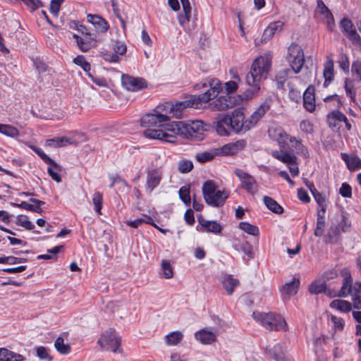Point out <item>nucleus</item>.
<instances>
[{
	"label": "nucleus",
	"mask_w": 361,
	"mask_h": 361,
	"mask_svg": "<svg viewBox=\"0 0 361 361\" xmlns=\"http://www.w3.org/2000/svg\"><path fill=\"white\" fill-rule=\"evenodd\" d=\"M228 122H231V120L226 115H219L216 120L213 121V125L218 135L227 136L232 133L229 128Z\"/></svg>",
	"instance_id": "17"
},
{
	"label": "nucleus",
	"mask_w": 361,
	"mask_h": 361,
	"mask_svg": "<svg viewBox=\"0 0 361 361\" xmlns=\"http://www.w3.org/2000/svg\"><path fill=\"white\" fill-rule=\"evenodd\" d=\"M327 119L329 123V126L336 127L337 124L332 123V120L343 121L346 120V116L341 111L336 110L333 111L330 114L328 115Z\"/></svg>",
	"instance_id": "47"
},
{
	"label": "nucleus",
	"mask_w": 361,
	"mask_h": 361,
	"mask_svg": "<svg viewBox=\"0 0 361 361\" xmlns=\"http://www.w3.org/2000/svg\"><path fill=\"white\" fill-rule=\"evenodd\" d=\"M352 72L357 76V81H361V61L356 60L353 62L352 64Z\"/></svg>",
	"instance_id": "58"
},
{
	"label": "nucleus",
	"mask_w": 361,
	"mask_h": 361,
	"mask_svg": "<svg viewBox=\"0 0 361 361\" xmlns=\"http://www.w3.org/2000/svg\"><path fill=\"white\" fill-rule=\"evenodd\" d=\"M122 85L128 91L136 92L147 87V81L142 78H135L123 74L121 77Z\"/></svg>",
	"instance_id": "11"
},
{
	"label": "nucleus",
	"mask_w": 361,
	"mask_h": 361,
	"mask_svg": "<svg viewBox=\"0 0 361 361\" xmlns=\"http://www.w3.org/2000/svg\"><path fill=\"white\" fill-rule=\"evenodd\" d=\"M196 87L198 89L209 87V89L202 94L192 95L188 99L177 102L176 104L166 102L158 106L154 110V114H147L141 118V126L161 127L171 117L180 118L183 111L188 107L197 109L203 108L209 101L217 97L221 90V83L216 78H209L205 82L197 84Z\"/></svg>",
	"instance_id": "1"
},
{
	"label": "nucleus",
	"mask_w": 361,
	"mask_h": 361,
	"mask_svg": "<svg viewBox=\"0 0 361 361\" xmlns=\"http://www.w3.org/2000/svg\"><path fill=\"white\" fill-rule=\"evenodd\" d=\"M339 226H341L343 232L345 233V232H347L349 231V229L351 226V222L348 219V218L345 214H342V219L339 224Z\"/></svg>",
	"instance_id": "63"
},
{
	"label": "nucleus",
	"mask_w": 361,
	"mask_h": 361,
	"mask_svg": "<svg viewBox=\"0 0 361 361\" xmlns=\"http://www.w3.org/2000/svg\"><path fill=\"white\" fill-rule=\"evenodd\" d=\"M73 37L75 39L78 47L82 52H87L91 49L96 47L99 43L96 35L94 34L84 36L73 34Z\"/></svg>",
	"instance_id": "13"
},
{
	"label": "nucleus",
	"mask_w": 361,
	"mask_h": 361,
	"mask_svg": "<svg viewBox=\"0 0 361 361\" xmlns=\"http://www.w3.org/2000/svg\"><path fill=\"white\" fill-rule=\"evenodd\" d=\"M340 27L343 33L353 42L361 46V37L357 32L355 27L348 18H343L340 22Z\"/></svg>",
	"instance_id": "12"
},
{
	"label": "nucleus",
	"mask_w": 361,
	"mask_h": 361,
	"mask_svg": "<svg viewBox=\"0 0 361 361\" xmlns=\"http://www.w3.org/2000/svg\"><path fill=\"white\" fill-rule=\"evenodd\" d=\"M254 319L269 331H286L288 326L284 318L274 312H253Z\"/></svg>",
	"instance_id": "4"
},
{
	"label": "nucleus",
	"mask_w": 361,
	"mask_h": 361,
	"mask_svg": "<svg viewBox=\"0 0 361 361\" xmlns=\"http://www.w3.org/2000/svg\"><path fill=\"white\" fill-rule=\"evenodd\" d=\"M269 134L271 137L276 140L279 143H285L291 137L281 127L271 128L269 130Z\"/></svg>",
	"instance_id": "24"
},
{
	"label": "nucleus",
	"mask_w": 361,
	"mask_h": 361,
	"mask_svg": "<svg viewBox=\"0 0 361 361\" xmlns=\"http://www.w3.org/2000/svg\"><path fill=\"white\" fill-rule=\"evenodd\" d=\"M144 135L150 139L159 140L169 143H176L177 137L161 129H147L143 132Z\"/></svg>",
	"instance_id": "14"
},
{
	"label": "nucleus",
	"mask_w": 361,
	"mask_h": 361,
	"mask_svg": "<svg viewBox=\"0 0 361 361\" xmlns=\"http://www.w3.org/2000/svg\"><path fill=\"white\" fill-rule=\"evenodd\" d=\"M291 71L289 68H283L277 72L276 75V81L278 88H282Z\"/></svg>",
	"instance_id": "41"
},
{
	"label": "nucleus",
	"mask_w": 361,
	"mask_h": 361,
	"mask_svg": "<svg viewBox=\"0 0 361 361\" xmlns=\"http://www.w3.org/2000/svg\"><path fill=\"white\" fill-rule=\"evenodd\" d=\"M315 201L317 202L319 206L321 207V212L323 214L325 213L326 209V197L319 191H316V192H313L312 194Z\"/></svg>",
	"instance_id": "52"
},
{
	"label": "nucleus",
	"mask_w": 361,
	"mask_h": 361,
	"mask_svg": "<svg viewBox=\"0 0 361 361\" xmlns=\"http://www.w3.org/2000/svg\"><path fill=\"white\" fill-rule=\"evenodd\" d=\"M183 338V334L179 331H173L164 337L167 345H176L180 343Z\"/></svg>",
	"instance_id": "35"
},
{
	"label": "nucleus",
	"mask_w": 361,
	"mask_h": 361,
	"mask_svg": "<svg viewBox=\"0 0 361 361\" xmlns=\"http://www.w3.org/2000/svg\"><path fill=\"white\" fill-rule=\"evenodd\" d=\"M87 19L98 32L105 33L109 28V25L106 20L99 15L88 14L87 16Z\"/></svg>",
	"instance_id": "18"
},
{
	"label": "nucleus",
	"mask_w": 361,
	"mask_h": 361,
	"mask_svg": "<svg viewBox=\"0 0 361 361\" xmlns=\"http://www.w3.org/2000/svg\"><path fill=\"white\" fill-rule=\"evenodd\" d=\"M32 11H35L43 6V4L40 0H21Z\"/></svg>",
	"instance_id": "60"
},
{
	"label": "nucleus",
	"mask_w": 361,
	"mask_h": 361,
	"mask_svg": "<svg viewBox=\"0 0 361 361\" xmlns=\"http://www.w3.org/2000/svg\"><path fill=\"white\" fill-rule=\"evenodd\" d=\"M345 90L346 92V94L350 97L352 100H355V91L353 90V85L352 84V82H350V84H349V80L348 78H345Z\"/></svg>",
	"instance_id": "59"
},
{
	"label": "nucleus",
	"mask_w": 361,
	"mask_h": 361,
	"mask_svg": "<svg viewBox=\"0 0 361 361\" xmlns=\"http://www.w3.org/2000/svg\"><path fill=\"white\" fill-rule=\"evenodd\" d=\"M330 307L343 312H349L352 309V305L350 302L342 300H334L330 303Z\"/></svg>",
	"instance_id": "38"
},
{
	"label": "nucleus",
	"mask_w": 361,
	"mask_h": 361,
	"mask_svg": "<svg viewBox=\"0 0 361 361\" xmlns=\"http://www.w3.org/2000/svg\"><path fill=\"white\" fill-rule=\"evenodd\" d=\"M195 338L203 344H210L216 340L214 333L206 329H202L195 333Z\"/></svg>",
	"instance_id": "26"
},
{
	"label": "nucleus",
	"mask_w": 361,
	"mask_h": 361,
	"mask_svg": "<svg viewBox=\"0 0 361 361\" xmlns=\"http://www.w3.org/2000/svg\"><path fill=\"white\" fill-rule=\"evenodd\" d=\"M162 178V171L159 169H152L147 173V188L149 191H152L157 188Z\"/></svg>",
	"instance_id": "19"
},
{
	"label": "nucleus",
	"mask_w": 361,
	"mask_h": 361,
	"mask_svg": "<svg viewBox=\"0 0 361 361\" xmlns=\"http://www.w3.org/2000/svg\"><path fill=\"white\" fill-rule=\"evenodd\" d=\"M303 106L312 112L315 109L314 94L313 88L308 87L303 94Z\"/></svg>",
	"instance_id": "27"
},
{
	"label": "nucleus",
	"mask_w": 361,
	"mask_h": 361,
	"mask_svg": "<svg viewBox=\"0 0 361 361\" xmlns=\"http://www.w3.org/2000/svg\"><path fill=\"white\" fill-rule=\"evenodd\" d=\"M323 75L324 78V86L326 87L332 82L334 77V61L331 58L329 59L325 65Z\"/></svg>",
	"instance_id": "29"
},
{
	"label": "nucleus",
	"mask_w": 361,
	"mask_h": 361,
	"mask_svg": "<svg viewBox=\"0 0 361 361\" xmlns=\"http://www.w3.org/2000/svg\"><path fill=\"white\" fill-rule=\"evenodd\" d=\"M350 295L353 302V307L361 310V283H355L353 284Z\"/></svg>",
	"instance_id": "28"
},
{
	"label": "nucleus",
	"mask_w": 361,
	"mask_h": 361,
	"mask_svg": "<svg viewBox=\"0 0 361 361\" xmlns=\"http://www.w3.org/2000/svg\"><path fill=\"white\" fill-rule=\"evenodd\" d=\"M339 67L345 73H348L350 67V61L348 56L343 51L340 52L339 59L338 61Z\"/></svg>",
	"instance_id": "51"
},
{
	"label": "nucleus",
	"mask_w": 361,
	"mask_h": 361,
	"mask_svg": "<svg viewBox=\"0 0 361 361\" xmlns=\"http://www.w3.org/2000/svg\"><path fill=\"white\" fill-rule=\"evenodd\" d=\"M235 104V102L228 94L221 96L211 104L212 109L217 111H225L227 109L232 108Z\"/></svg>",
	"instance_id": "21"
},
{
	"label": "nucleus",
	"mask_w": 361,
	"mask_h": 361,
	"mask_svg": "<svg viewBox=\"0 0 361 361\" xmlns=\"http://www.w3.org/2000/svg\"><path fill=\"white\" fill-rule=\"evenodd\" d=\"M204 128V123L201 121H193L190 123L183 121H173L165 125V130L187 139L196 138L198 133L203 130Z\"/></svg>",
	"instance_id": "3"
},
{
	"label": "nucleus",
	"mask_w": 361,
	"mask_h": 361,
	"mask_svg": "<svg viewBox=\"0 0 361 361\" xmlns=\"http://www.w3.org/2000/svg\"><path fill=\"white\" fill-rule=\"evenodd\" d=\"M98 344L102 349L111 351L114 353H122L121 339L115 330L110 329L105 331L98 341Z\"/></svg>",
	"instance_id": "6"
},
{
	"label": "nucleus",
	"mask_w": 361,
	"mask_h": 361,
	"mask_svg": "<svg viewBox=\"0 0 361 361\" xmlns=\"http://www.w3.org/2000/svg\"><path fill=\"white\" fill-rule=\"evenodd\" d=\"M193 169V164L190 160H181L178 163V171L182 173H187Z\"/></svg>",
	"instance_id": "54"
},
{
	"label": "nucleus",
	"mask_w": 361,
	"mask_h": 361,
	"mask_svg": "<svg viewBox=\"0 0 361 361\" xmlns=\"http://www.w3.org/2000/svg\"><path fill=\"white\" fill-rule=\"evenodd\" d=\"M271 58L269 55H263L257 58L246 75L245 82L252 87V93H257L260 90L259 83L265 79L270 70Z\"/></svg>",
	"instance_id": "2"
},
{
	"label": "nucleus",
	"mask_w": 361,
	"mask_h": 361,
	"mask_svg": "<svg viewBox=\"0 0 361 361\" xmlns=\"http://www.w3.org/2000/svg\"><path fill=\"white\" fill-rule=\"evenodd\" d=\"M325 281H315L310 286L309 291L312 294H319L326 291Z\"/></svg>",
	"instance_id": "44"
},
{
	"label": "nucleus",
	"mask_w": 361,
	"mask_h": 361,
	"mask_svg": "<svg viewBox=\"0 0 361 361\" xmlns=\"http://www.w3.org/2000/svg\"><path fill=\"white\" fill-rule=\"evenodd\" d=\"M92 202L94 205V210L97 213L101 214V210L103 204V196L99 192H95L93 194Z\"/></svg>",
	"instance_id": "50"
},
{
	"label": "nucleus",
	"mask_w": 361,
	"mask_h": 361,
	"mask_svg": "<svg viewBox=\"0 0 361 361\" xmlns=\"http://www.w3.org/2000/svg\"><path fill=\"white\" fill-rule=\"evenodd\" d=\"M287 59L292 71L295 73H300L305 63L304 52L301 47L292 43L288 49Z\"/></svg>",
	"instance_id": "7"
},
{
	"label": "nucleus",
	"mask_w": 361,
	"mask_h": 361,
	"mask_svg": "<svg viewBox=\"0 0 361 361\" xmlns=\"http://www.w3.org/2000/svg\"><path fill=\"white\" fill-rule=\"evenodd\" d=\"M73 62L81 66V68L85 71L88 72L90 71V64L86 61L85 57L82 55H79L77 57L74 58Z\"/></svg>",
	"instance_id": "56"
},
{
	"label": "nucleus",
	"mask_w": 361,
	"mask_h": 361,
	"mask_svg": "<svg viewBox=\"0 0 361 361\" xmlns=\"http://www.w3.org/2000/svg\"><path fill=\"white\" fill-rule=\"evenodd\" d=\"M46 144L47 146L51 147H62L68 144L71 145L73 142L71 139L67 137H56L47 140Z\"/></svg>",
	"instance_id": "34"
},
{
	"label": "nucleus",
	"mask_w": 361,
	"mask_h": 361,
	"mask_svg": "<svg viewBox=\"0 0 361 361\" xmlns=\"http://www.w3.org/2000/svg\"><path fill=\"white\" fill-rule=\"evenodd\" d=\"M347 166L350 171H355L361 169V159L357 157H350L347 161Z\"/></svg>",
	"instance_id": "55"
},
{
	"label": "nucleus",
	"mask_w": 361,
	"mask_h": 361,
	"mask_svg": "<svg viewBox=\"0 0 361 361\" xmlns=\"http://www.w3.org/2000/svg\"><path fill=\"white\" fill-rule=\"evenodd\" d=\"M33 150L46 164L53 166L56 171H62V166L47 155L42 149L35 147Z\"/></svg>",
	"instance_id": "37"
},
{
	"label": "nucleus",
	"mask_w": 361,
	"mask_h": 361,
	"mask_svg": "<svg viewBox=\"0 0 361 361\" xmlns=\"http://www.w3.org/2000/svg\"><path fill=\"white\" fill-rule=\"evenodd\" d=\"M70 27L71 28H73V29H75L77 30L78 32H80L83 36L84 35H90L91 34L89 31H88V29L85 26V25H80L78 23L75 22V21H73L70 23Z\"/></svg>",
	"instance_id": "61"
},
{
	"label": "nucleus",
	"mask_w": 361,
	"mask_h": 361,
	"mask_svg": "<svg viewBox=\"0 0 361 361\" xmlns=\"http://www.w3.org/2000/svg\"><path fill=\"white\" fill-rule=\"evenodd\" d=\"M161 270L163 271L164 277L166 279H171L173 276V271L169 261L163 259L161 262Z\"/></svg>",
	"instance_id": "53"
},
{
	"label": "nucleus",
	"mask_w": 361,
	"mask_h": 361,
	"mask_svg": "<svg viewBox=\"0 0 361 361\" xmlns=\"http://www.w3.org/2000/svg\"><path fill=\"white\" fill-rule=\"evenodd\" d=\"M180 199L184 202V204L189 207L191 203V198L190 195V186L184 185L182 186L178 191Z\"/></svg>",
	"instance_id": "48"
},
{
	"label": "nucleus",
	"mask_w": 361,
	"mask_h": 361,
	"mask_svg": "<svg viewBox=\"0 0 361 361\" xmlns=\"http://www.w3.org/2000/svg\"><path fill=\"white\" fill-rule=\"evenodd\" d=\"M202 194L207 204L212 207H221L229 196L226 190H216V186L212 180L204 182L202 186Z\"/></svg>",
	"instance_id": "5"
},
{
	"label": "nucleus",
	"mask_w": 361,
	"mask_h": 361,
	"mask_svg": "<svg viewBox=\"0 0 361 361\" xmlns=\"http://www.w3.org/2000/svg\"><path fill=\"white\" fill-rule=\"evenodd\" d=\"M198 222L200 228L197 227V230L201 232L212 233L214 234H219L221 233L223 227L216 221H208L202 216L198 218Z\"/></svg>",
	"instance_id": "16"
},
{
	"label": "nucleus",
	"mask_w": 361,
	"mask_h": 361,
	"mask_svg": "<svg viewBox=\"0 0 361 361\" xmlns=\"http://www.w3.org/2000/svg\"><path fill=\"white\" fill-rule=\"evenodd\" d=\"M268 355L276 361H286V349L281 344H276L273 347L269 345L267 348Z\"/></svg>",
	"instance_id": "23"
},
{
	"label": "nucleus",
	"mask_w": 361,
	"mask_h": 361,
	"mask_svg": "<svg viewBox=\"0 0 361 361\" xmlns=\"http://www.w3.org/2000/svg\"><path fill=\"white\" fill-rule=\"evenodd\" d=\"M54 347L58 352L63 355L68 354L71 350V345L68 343H64V340L62 337L56 338Z\"/></svg>",
	"instance_id": "42"
},
{
	"label": "nucleus",
	"mask_w": 361,
	"mask_h": 361,
	"mask_svg": "<svg viewBox=\"0 0 361 361\" xmlns=\"http://www.w3.org/2000/svg\"><path fill=\"white\" fill-rule=\"evenodd\" d=\"M269 109V105L264 102L262 104L258 109L252 113L249 119H247V129H250L254 127L259 120L264 115V114Z\"/></svg>",
	"instance_id": "22"
},
{
	"label": "nucleus",
	"mask_w": 361,
	"mask_h": 361,
	"mask_svg": "<svg viewBox=\"0 0 361 361\" xmlns=\"http://www.w3.org/2000/svg\"><path fill=\"white\" fill-rule=\"evenodd\" d=\"M352 279L350 275L346 276L343 282L342 287L338 293V297L345 298L350 294V290L353 288Z\"/></svg>",
	"instance_id": "40"
},
{
	"label": "nucleus",
	"mask_w": 361,
	"mask_h": 361,
	"mask_svg": "<svg viewBox=\"0 0 361 361\" xmlns=\"http://www.w3.org/2000/svg\"><path fill=\"white\" fill-rule=\"evenodd\" d=\"M30 201L35 204V205L32 204V209L30 211L41 214L42 209L40 207L44 204V202L35 198H30Z\"/></svg>",
	"instance_id": "62"
},
{
	"label": "nucleus",
	"mask_w": 361,
	"mask_h": 361,
	"mask_svg": "<svg viewBox=\"0 0 361 361\" xmlns=\"http://www.w3.org/2000/svg\"><path fill=\"white\" fill-rule=\"evenodd\" d=\"M300 286V281L298 279L293 278V280L286 283L281 289L283 295H286L288 297L293 295L297 293Z\"/></svg>",
	"instance_id": "30"
},
{
	"label": "nucleus",
	"mask_w": 361,
	"mask_h": 361,
	"mask_svg": "<svg viewBox=\"0 0 361 361\" xmlns=\"http://www.w3.org/2000/svg\"><path fill=\"white\" fill-rule=\"evenodd\" d=\"M183 10V14L178 16V21L180 26L183 27L185 32L190 33L196 27L194 20L191 21V6L189 0L181 1Z\"/></svg>",
	"instance_id": "10"
},
{
	"label": "nucleus",
	"mask_w": 361,
	"mask_h": 361,
	"mask_svg": "<svg viewBox=\"0 0 361 361\" xmlns=\"http://www.w3.org/2000/svg\"><path fill=\"white\" fill-rule=\"evenodd\" d=\"M222 284L228 295L233 294L234 289L239 285V281L231 275L226 276L222 281Z\"/></svg>",
	"instance_id": "33"
},
{
	"label": "nucleus",
	"mask_w": 361,
	"mask_h": 361,
	"mask_svg": "<svg viewBox=\"0 0 361 361\" xmlns=\"http://www.w3.org/2000/svg\"><path fill=\"white\" fill-rule=\"evenodd\" d=\"M271 154L273 157L281 161L283 163L288 164H296L297 157L295 155L291 154L287 152H283L281 153L278 151H274Z\"/></svg>",
	"instance_id": "31"
},
{
	"label": "nucleus",
	"mask_w": 361,
	"mask_h": 361,
	"mask_svg": "<svg viewBox=\"0 0 361 361\" xmlns=\"http://www.w3.org/2000/svg\"><path fill=\"white\" fill-rule=\"evenodd\" d=\"M23 355L16 353L5 348H0V361H24Z\"/></svg>",
	"instance_id": "25"
},
{
	"label": "nucleus",
	"mask_w": 361,
	"mask_h": 361,
	"mask_svg": "<svg viewBox=\"0 0 361 361\" xmlns=\"http://www.w3.org/2000/svg\"><path fill=\"white\" fill-rule=\"evenodd\" d=\"M240 249L243 252L247 255L250 259H252L254 257L252 246L248 242L241 243Z\"/></svg>",
	"instance_id": "57"
},
{
	"label": "nucleus",
	"mask_w": 361,
	"mask_h": 361,
	"mask_svg": "<svg viewBox=\"0 0 361 361\" xmlns=\"http://www.w3.org/2000/svg\"><path fill=\"white\" fill-rule=\"evenodd\" d=\"M226 116L231 120L228 124L231 133H239L249 130L246 128L247 123V120H244L245 116L243 109H236L232 112L231 115L226 114Z\"/></svg>",
	"instance_id": "8"
},
{
	"label": "nucleus",
	"mask_w": 361,
	"mask_h": 361,
	"mask_svg": "<svg viewBox=\"0 0 361 361\" xmlns=\"http://www.w3.org/2000/svg\"><path fill=\"white\" fill-rule=\"evenodd\" d=\"M219 156L217 148L212 149L208 151L198 153L195 155V159L200 163H205Z\"/></svg>",
	"instance_id": "32"
},
{
	"label": "nucleus",
	"mask_w": 361,
	"mask_h": 361,
	"mask_svg": "<svg viewBox=\"0 0 361 361\" xmlns=\"http://www.w3.org/2000/svg\"><path fill=\"white\" fill-rule=\"evenodd\" d=\"M234 173L240 179L242 188L244 190L252 195L257 193L258 186L253 176L240 169H236Z\"/></svg>",
	"instance_id": "9"
},
{
	"label": "nucleus",
	"mask_w": 361,
	"mask_h": 361,
	"mask_svg": "<svg viewBox=\"0 0 361 361\" xmlns=\"http://www.w3.org/2000/svg\"><path fill=\"white\" fill-rule=\"evenodd\" d=\"M324 228L325 221L324 214L323 213L321 214V212H318L317 225L314 232V235L317 237H321L324 233Z\"/></svg>",
	"instance_id": "43"
},
{
	"label": "nucleus",
	"mask_w": 361,
	"mask_h": 361,
	"mask_svg": "<svg viewBox=\"0 0 361 361\" xmlns=\"http://www.w3.org/2000/svg\"><path fill=\"white\" fill-rule=\"evenodd\" d=\"M263 200L266 207L272 212L277 214L283 213V207L280 204H279L277 202L274 200L273 198L268 196H264Z\"/></svg>",
	"instance_id": "36"
},
{
	"label": "nucleus",
	"mask_w": 361,
	"mask_h": 361,
	"mask_svg": "<svg viewBox=\"0 0 361 361\" xmlns=\"http://www.w3.org/2000/svg\"><path fill=\"white\" fill-rule=\"evenodd\" d=\"M239 228L242 231H243L244 232H245L250 235H252L254 236L259 235V228L256 226L252 225L248 222H245V221L240 222L239 224Z\"/></svg>",
	"instance_id": "46"
},
{
	"label": "nucleus",
	"mask_w": 361,
	"mask_h": 361,
	"mask_svg": "<svg viewBox=\"0 0 361 361\" xmlns=\"http://www.w3.org/2000/svg\"><path fill=\"white\" fill-rule=\"evenodd\" d=\"M339 193L344 197H350L352 196L351 187L346 183H343L339 189Z\"/></svg>",
	"instance_id": "64"
},
{
	"label": "nucleus",
	"mask_w": 361,
	"mask_h": 361,
	"mask_svg": "<svg viewBox=\"0 0 361 361\" xmlns=\"http://www.w3.org/2000/svg\"><path fill=\"white\" fill-rule=\"evenodd\" d=\"M290 142L292 143V147H294L298 153L301 154L305 158L309 157V153L307 148L302 144L300 140H298L295 137H290Z\"/></svg>",
	"instance_id": "45"
},
{
	"label": "nucleus",
	"mask_w": 361,
	"mask_h": 361,
	"mask_svg": "<svg viewBox=\"0 0 361 361\" xmlns=\"http://www.w3.org/2000/svg\"><path fill=\"white\" fill-rule=\"evenodd\" d=\"M245 146V140H240L235 142L224 145L221 147H218L217 150L219 153V156L234 155L243 150Z\"/></svg>",
	"instance_id": "15"
},
{
	"label": "nucleus",
	"mask_w": 361,
	"mask_h": 361,
	"mask_svg": "<svg viewBox=\"0 0 361 361\" xmlns=\"http://www.w3.org/2000/svg\"><path fill=\"white\" fill-rule=\"evenodd\" d=\"M0 133L12 138H16L20 135L19 130L16 127L1 123H0Z\"/></svg>",
	"instance_id": "39"
},
{
	"label": "nucleus",
	"mask_w": 361,
	"mask_h": 361,
	"mask_svg": "<svg viewBox=\"0 0 361 361\" xmlns=\"http://www.w3.org/2000/svg\"><path fill=\"white\" fill-rule=\"evenodd\" d=\"M16 224L24 227L27 230H32L35 225L28 220V217L25 215H19L16 219Z\"/></svg>",
	"instance_id": "49"
},
{
	"label": "nucleus",
	"mask_w": 361,
	"mask_h": 361,
	"mask_svg": "<svg viewBox=\"0 0 361 361\" xmlns=\"http://www.w3.org/2000/svg\"><path fill=\"white\" fill-rule=\"evenodd\" d=\"M317 12L324 16L326 19L328 29L330 31H332L335 25L333 14L322 0H317Z\"/></svg>",
	"instance_id": "20"
}]
</instances>
